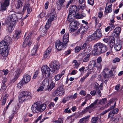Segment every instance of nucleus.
<instances>
[{
    "label": "nucleus",
    "mask_w": 123,
    "mask_h": 123,
    "mask_svg": "<svg viewBox=\"0 0 123 123\" xmlns=\"http://www.w3.org/2000/svg\"><path fill=\"white\" fill-rule=\"evenodd\" d=\"M11 42V38L9 36L7 35L4 38V40L0 43V53L3 56H6L8 55V49Z\"/></svg>",
    "instance_id": "1"
},
{
    "label": "nucleus",
    "mask_w": 123,
    "mask_h": 123,
    "mask_svg": "<svg viewBox=\"0 0 123 123\" xmlns=\"http://www.w3.org/2000/svg\"><path fill=\"white\" fill-rule=\"evenodd\" d=\"M77 7L75 5L71 6L69 9V14L67 18L68 20L70 22L72 20V19L75 18L79 19L82 18L86 16V14L84 13L80 14L78 13H76L77 10Z\"/></svg>",
    "instance_id": "2"
},
{
    "label": "nucleus",
    "mask_w": 123,
    "mask_h": 123,
    "mask_svg": "<svg viewBox=\"0 0 123 123\" xmlns=\"http://www.w3.org/2000/svg\"><path fill=\"white\" fill-rule=\"evenodd\" d=\"M94 51L96 54L99 55L106 52L107 49L106 46L101 43H98L94 45Z\"/></svg>",
    "instance_id": "3"
},
{
    "label": "nucleus",
    "mask_w": 123,
    "mask_h": 123,
    "mask_svg": "<svg viewBox=\"0 0 123 123\" xmlns=\"http://www.w3.org/2000/svg\"><path fill=\"white\" fill-rule=\"evenodd\" d=\"M46 105L45 104L40 105L38 103L34 104L31 107V110L33 113H37L38 111L42 112L46 108Z\"/></svg>",
    "instance_id": "4"
},
{
    "label": "nucleus",
    "mask_w": 123,
    "mask_h": 123,
    "mask_svg": "<svg viewBox=\"0 0 123 123\" xmlns=\"http://www.w3.org/2000/svg\"><path fill=\"white\" fill-rule=\"evenodd\" d=\"M30 92L26 91L21 92L19 96V101L23 102L31 98Z\"/></svg>",
    "instance_id": "5"
},
{
    "label": "nucleus",
    "mask_w": 123,
    "mask_h": 123,
    "mask_svg": "<svg viewBox=\"0 0 123 123\" xmlns=\"http://www.w3.org/2000/svg\"><path fill=\"white\" fill-rule=\"evenodd\" d=\"M95 32V33L88 37L89 40L91 41L92 40L96 39H99L102 37V35L100 29L97 30Z\"/></svg>",
    "instance_id": "6"
},
{
    "label": "nucleus",
    "mask_w": 123,
    "mask_h": 123,
    "mask_svg": "<svg viewBox=\"0 0 123 123\" xmlns=\"http://www.w3.org/2000/svg\"><path fill=\"white\" fill-rule=\"evenodd\" d=\"M49 67L52 69L51 72L55 74L57 73V70L59 68V65L58 62L56 60L52 61L49 64Z\"/></svg>",
    "instance_id": "7"
},
{
    "label": "nucleus",
    "mask_w": 123,
    "mask_h": 123,
    "mask_svg": "<svg viewBox=\"0 0 123 123\" xmlns=\"http://www.w3.org/2000/svg\"><path fill=\"white\" fill-rule=\"evenodd\" d=\"M64 42H61L59 40L56 41L55 43L56 48L58 50H60L64 49L66 47V44Z\"/></svg>",
    "instance_id": "8"
},
{
    "label": "nucleus",
    "mask_w": 123,
    "mask_h": 123,
    "mask_svg": "<svg viewBox=\"0 0 123 123\" xmlns=\"http://www.w3.org/2000/svg\"><path fill=\"white\" fill-rule=\"evenodd\" d=\"M47 16L49 17V18L48 19L47 22L49 24H50L51 22L54 20L55 17H56L55 9H52L50 13L48 14Z\"/></svg>",
    "instance_id": "9"
},
{
    "label": "nucleus",
    "mask_w": 123,
    "mask_h": 123,
    "mask_svg": "<svg viewBox=\"0 0 123 123\" xmlns=\"http://www.w3.org/2000/svg\"><path fill=\"white\" fill-rule=\"evenodd\" d=\"M1 0L3 1V2L1 3V5L0 11L3 12L6 9V8L9 5L10 0Z\"/></svg>",
    "instance_id": "10"
},
{
    "label": "nucleus",
    "mask_w": 123,
    "mask_h": 123,
    "mask_svg": "<svg viewBox=\"0 0 123 123\" xmlns=\"http://www.w3.org/2000/svg\"><path fill=\"white\" fill-rule=\"evenodd\" d=\"M41 70L43 74H46L47 77L49 76L50 74V69L46 65H44L42 67Z\"/></svg>",
    "instance_id": "11"
},
{
    "label": "nucleus",
    "mask_w": 123,
    "mask_h": 123,
    "mask_svg": "<svg viewBox=\"0 0 123 123\" xmlns=\"http://www.w3.org/2000/svg\"><path fill=\"white\" fill-rule=\"evenodd\" d=\"M16 17V14H13L9 15L7 18L9 22H12L14 23V25L15 24L16 21L17 20Z\"/></svg>",
    "instance_id": "12"
},
{
    "label": "nucleus",
    "mask_w": 123,
    "mask_h": 123,
    "mask_svg": "<svg viewBox=\"0 0 123 123\" xmlns=\"http://www.w3.org/2000/svg\"><path fill=\"white\" fill-rule=\"evenodd\" d=\"M98 99H96L95 101L94 102L92 103L91 104V105L87 107L86 108V109L87 111H89V112L90 113H91L90 111H92V108H94L96 106V105L98 104Z\"/></svg>",
    "instance_id": "13"
},
{
    "label": "nucleus",
    "mask_w": 123,
    "mask_h": 123,
    "mask_svg": "<svg viewBox=\"0 0 123 123\" xmlns=\"http://www.w3.org/2000/svg\"><path fill=\"white\" fill-rule=\"evenodd\" d=\"M102 61L101 57H99L97 59V63L95 62V67L97 68V69L100 71L102 68V65L101 62Z\"/></svg>",
    "instance_id": "14"
},
{
    "label": "nucleus",
    "mask_w": 123,
    "mask_h": 123,
    "mask_svg": "<svg viewBox=\"0 0 123 123\" xmlns=\"http://www.w3.org/2000/svg\"><path fill=\"white\" fill-rule=\"evenodd\" d=\"M112 4L109 2L106 3L105 10V12L106 13H109L112 12Z\"/></svg>",
    "instance_id": "15"
},
{
    "label": "nucleus",
    "mask_w": 123,
    "mask_h": 123,
    "mask_svg": "<svg viewBox=\"0 0 123 123\" xmlns=\"http://www.w3.org/2000/svg\"><path fill=\"white\" fill-rule=\"evenodd\" d=\"M64 89L62 86H60L56 90L55 94L56 96H60L64 93Z\"/></svg>",
    "instance_id": "16"
},
{
    "label": "nucleus",
    "mask_w": 123,
    "mask_h": 123,
    "mask_svg": "<svg viewBox=\"0 0 123 123\" xmlns=\"http://www.w3.org/2000/svg\"><path fill=\"white\" fill-rule=\"evenodd\" d=\"M31 79V76L28 74H26L25 75L22 80V81L24 83L26 84L29 82Z\"/></svg>",
    "instance_id": "17"
},
{
    "label": "nucleus",
    "mask_w": 123,
    "mask_h": 123,
    "mask_svg": "<svg viewBox=\"0 0 123 123\" xmlns=\"http://www.w3.org/2000/svg\"><path fill=\"white\" fill-rule=\"evenodd\" d=\"M22 72V70L19 68H18L15 72V76L14 78V81H15L19 77Z\"/></svg>",
    "instance_id": "18"
},
{
    "label": "nucleus",
    "mask_w": 123,
    "mask_h": 123,
    "mask_svg": "<svg viewBox=\"0 0 123 123\" xmlns=\"http://www.w3.org/2000/svg\"><path fill=\"white\" fill-rule=\"evenodd\" d=\"M27 10V13L28 14L30 12L31 10V7L30 5L29 4H27L25 5L23 7L22 12H24L25 11Z\"/></svg>",
    "instance_id": "19"
},
{
    "label": "nucleus",
    "mask_w": 123,
    "mask_h": 123,
    "mask_svg": "<svg viewBox=\"0 0 123 123\" xmlns=\"http://www.w3.org/2000/svg\"><path fill=\"white\" fill-rule=\"evenodd\" d=\"M52 47H49L46 51L44 52V56L45 58H47L49 55L51 51Z\"/></svg>",
    "instance_id": "20"
},
{
    "label": "nucleus",
    "mask_w": 123,
    "mask_h": 123,
    "mask_svg": "<svg viewBox=\"0 0 123 123\" xmlns=\"http://www.w3.org/2000/svg\"><path fill=\"white\" fill-rule=\"evenodd\" d=\"M20 30H17L15 31V33L13 35V38L15 39H17L19 38L21 33Z\"/></svg>",
    "instance_id": "21"
},
{
    "label": "nucleus",
    "mask_w": 123,
    "mask_h": 123,
    "mask_svg": "<svg viewBox=\"0 0 123 123\" xmlns=\"http://www.w3.org/2000/svg\"><path fill=\"white\" fill-rule=\"evenodd\" d=\"M109 39L110 41L109 44L110 47L112 48L114 46L115 44L114 37L113 36H111L110 37Z\"/></svg>",
    "instance_id": "22"
},
{
    "label": "nucleus",
    "mask_w": 123,
    "mask_h": 123,
    "mask_svg": "<svg viewBox=\"0 0 123 123\" xmlns=\"http://www.w3.org/2000/svg\"><path fill=\"white\" fill-rule=\"evenodd\" d=\"M73 19L70 22H71L70 24V26L75 28H78L77 26L79 25V23L76 21H73Z\"/></svg>",
    "instance_id": "23"
},
{
    "label": "nucleus",
    "mask_w": 123,
    "mask_h": 123,
    "mask_svg": "<svg viewBox=\"0 0 123 123\" xmlns=\"http://www.w3.org/2000/svg\"><path fill=\"white\" fill-rule=\"evenodd\" d=\"M69 37L68 33H66L63 37V42H64L65 43H67L69 41Z\"/></svg>",
    "instance_id": "24"
},
{
    "label": "nucleus",
    "mask_w": 123,
    "mask_h": 123,
    "mask_svg": "<svg viewBox=\"0 0 123 123\" xmlns=\"http://www.w3.org/2000/svg\"><path fill=\"white\" fill-rule=\"evenodd\" d=\"M102 74L103 75V80L106 83L109 80V75L104 72H103Z\"/></svg>",
    "instance_id": "25"
},
{
    "label": "nucleus",
    "mask_w": 123,
    "mask_h": 123,
    "mask_svg": "<svg viewBox=\"0 0 123 123\" xmlns=\"http://www.w3.org/2000/svg\"><path fill=\"white\" fill-rule=\"evenodd\" d=\"M65 0H59L57 2V6L58 8L60 9L63 5Z\"/></svg>",
    "instance_id": "26"
},
{
    "label": "nucleus",
    "mask_w": 123,
    "mask_h": 123,
    "mask_svg": "<svg viewBox=\"0 0 123 123\" xmlns=\"http://www.w3.org/2000/svg\"><path fill=\"white\" fill-rule=\"evenodd\" d=\"M90 117V116H87L83 117L82 119H80L79 121L80 123H86L88 119V118Z\"/></svg>",
    "instance_id": "27"
},
{
    "label": "nucleus",
    "mask_w": 123,
    "mask_h": 123,
    "mask_svg": "<svg viewBox=\"0 0 123 123\" xmlns=\"http://www.w3.org/2000/svg\"><path fill=\"white\" fill-rule=\"evenodd\" d=\"M15 24L12 22H10V25L8 27V30L9 32H11L13 30Z\"/></svg>",
    "instance_id": "28"
},
{
    "label": "nucleus",
    "mask_w": 123,
    "mask_h": 123,
    "mask_svg": "<svg viewBox=\"0 0 123 123\" xmlns=\"http://www.w3.org/2000/svg\"><path fill=\"white\" fill-rule=\"evenodd\" d=\"M95 66V61L92 60L90 62L88 65V68H89L92 69Z\"/></svg>",
    "instance_id": "29"
},
{
    "label": "nucleus",
    "mask_w": 123,
    "mask_h": 123,
    "mask_svg": "<svg viewBox=\"0 0 123 123\" xmlns=\"http://www.w3.org/2000/svg\"><path fill=\"white\" fill-rule=\"evenodd\" d=\"M121 32V28L120 27H117L114 29L113 32L118 35L120 34Z\"/></svg>",
    "instance_id": "30"
},
{
    "label": "nucleus",
    "mask_w": 123,
    "mask_h": 123,
    "mask_svg": "<svg viewBox=\"0 0 123 123\" xmlns=\"http://www.w3.org/2000/svg\"><path fill=\"white\" fill-rule=\"evenodd\" d=\"M8 96V94H5V95L3 97V98H1V99H2V102L1 104L2 105H5Z\"/></svg>",
    "instance_id": "31"
},
{
    "label": "nucleus",
    "mask_w": 123,
    "mask_h": 123,
    "mask_svg": "<svg viewBox=\"0 0 123 123\" xmlns=\"http://www.w3.org/2000/svg\"><path fill=\"white\" fill-rule=\"evenodd\" d=\"M100 118L99 117H93L92 118L91 123H97L98 119Z\"/></svg>",
    "instance_id": "32"
},
{
    "label": "nucleus",
    "mask_w": 123,
    "mask_h": 123,
    "mask_svg": "<svg viewBox=\"0 0 123 123\" xmlns=\"http://www.w3.org/2000/svg\"><path fill=\"white\" fill-rule=\"evenodd\" d=\"M31 42L29 43V40H28V41H26L25 40L23 43V47L24 48H25L28 46L29 47L31 46Z\"/></svg>",
    "instance_id": "33"
},
{
    "label": "nucleus",
    "mask_w": 123,
    "mask_h": 123,
    "mask_svg": "<svg viewBox=\"0 0 123 123\" xmlns=\"http://www.w3.org/2000/svg\"><path fill=\"white\" fill-rule=\"evenodd\" d=\"M55 84L53 82H52L50 84L49 87L47 89L48 91L50 92L55 86Z\"/></svg>",
    "instance_id": "34"
},
{
    "label": "nucleus",
    "mask_w": 123,
    "mask_h": 123,
    "mask_svg": "<svg viewBox=\"0 0 123 123\" xmlns=\"http://www.w3.org/2000/svg\"><path fill=\"white\" fill-rule=\"evenodd\" d=\"M114 48L117 51H119L121 48V45L120 44L117 43L115 45Z\"/></svg>",
    "instance_id": "35"
},
{
    "label": "nucleus",
    "mask_w": 123,
    "mask_h": 123,
    "mask_svg": "<svg viewBox=\"0 0 123 123\" xmlns=\"http://www.w3.org/2000/svg\"><path fill=\"white\" fill-rule=\"evenodd\" d=\"M38 48L37 45L34 46L31 52L32 53L31 55H34L36 53V51Z\"/></svg>",
    "instance_id": "36"
},
{
    "label": "nucleus",
    "mask_w": 123,
    "mask_h": 123,
    "mask_svg": "<svg viewBox=\"0 0 123 123\" xmlns=\"http://www.w3.org/2000/svg\"><path fill=\"white\" fill-rule=\"evenodd\" d=\"M22 6V3L20 0H18L17 3L16 4V6L17 8L19 9Z\"/></svg>",
    "instance_id": "37"
},
{
    "label": "nucleus",
    "mask_w": 123,
    "mask_h": 123,
    "mask_svg": "<svg viewBox=\"0 0 123 123\" xmlns=\"http://www.w3.org/2000/svg\"><path fill=\"white\" fill-rule=\"evenodd\" d=\"M106 99L105 98L102 99L99 101L98 103V104L101 105L104 104L107 102Z\"/></svg>",
    "instance_id": "38"
},
{
    "label": "nucleus",
    "mask_w": 123,
    "mask_h": 123,
    "mask_svg": "<svg viewBox=\"0 0 123 123\" xmlns=\"http://www.w3.org/2000/svg\"><path fill=\"white\" fill-rule=\"evenodd\" d=\"M42 118V115H41L38 117L35 120V122L36 123H37L38 121L40 120V123H41L43 122L44 121V120L46 119L45 118H44L43 119H41Z\"/></svg>",
    "instance_id": "39"
},
{
    "label": "nucleus",
    "mask_w": 123,
    "mask_h": 123,
    "mask_svg": "<svg viewBox=\"0 0 123 123\" xmlns=\"http://www.w3.org/2000/svg\"><path fill=\"white\" fill-rule=\"evenodd\" d=\"M73 63H74V68L76 69L78 68V67L80 65V63L79 62H77L76 60H74L73 61Z\"/></svg>",
    "instance_id": "40"
},
{
    "label": "nucleus",
    "mask_w": 123,
    "mask_h": 123,
    "mask_svg": "<svg viewBox=\"0 0 123 123\" xmlns=\"http://www.w3.org/2000/svg\"><path fill=\"white\" fill-rule=\"evenodd\" d=\"M42 85L44 87H48L49 85L48 82L46 80H44L42 82Z\"/></svg>",
    "instance_id": "41"
},
{
    "label": "nucleus",
    "mask_w": 123,
    "mask_h": 123,
    "mask_svg": "<svg viewBox=\"0 0 123 123\" xmlns=\"http://www.w3.org/2000/svg\"><path fill=\"white\" fill-rule=\"evenodd\" d=\"M92 84L93 85L94 87L96 88V89H99L98 86L99 85L97 82H93L92 83Z\"/></svg>",
    "instance_id": "42"
},
{
    "label": "nucleus",
    "mask_w": 123,
    "mask_h": 123,
    "mask_svg": "<svg viewBox=\"0 0 123 123\" xmlns=\"http://www.w3.org/2000/svg\"><path fill=\"white\" fill-rule=\"evenodd\" d=\"M25 84V83H24L23 82V81H22V80L21 81L19 82L17 84V87L19 88H20L21 87H22L24 84Z\"/></svg>",
    "instance_id": "43"
},
{
    "label": "nucleus",
    "mask_w": 123,
    "mask_h": 123,
    "mask_svg": "<svg viewBox=\"0 0 123 123\" xmlns=\"http://www.w3.org/2000/svg\"><path fill=\"white\" fill-rule=\"evenodd\" d=\"M89 41H90L87 38V40L85 42V43H84L82 46L81 47V49H84L86 46L88 44L89 42Z\"/></svg>",
    "instance_id": "44"
},
{
    "label": "nucleus",
    "mask_w": 123,
    "mask_h": 123,
    "mask_svg": "<svg viewBox=\"0 0 123 123\" xmlns=\"http://www.w3.org/2000/svg\"><path fill=\"white\" fill-rule=\"evenodd\" d=\"M32 35V33H29L28 35V36L25 39V40L26 41H28L29 40V43L31 42H30V37H31Z\"/></svg>",
    "instance_id": "45"
},
{
    "label": "nucleus",
    "mask_w": 123,
    "mask_h": 123,
    "mask_svg": "<svg viewBox=\"0 0 123 123\" xmlns=\"http://www.w3.org/2000/svg\"><path fill=\"white\" fill-rule=\"evenodd\" d=\"M78 28H75L71 26H69V30L70 31L73 32L75 31L76 30H77Z\"/></svg>",
    "instance_id": "46"
},
{
    "label": "nucleus",
    "mask_w": 123,
    "mask_h": 123,
    "mask_svg": "<svg viewBox=\"0 0 123 123\" xmlns=\"http://www.w3.org/2000/svg\"><path fill=\"white\" fill-rule=\"evenodd\" d=\"M23 12H20L19 14H16V17L17 18V19H20L22 18V13Z\"/></svg>",
    "instance_id": "47"
},
{
    "label": "nucleus",
    "mask_w": 123,
    "mask_h": 123,
    "mask_svg": "<svg viewBox=\"0 0 123 123\" xmlns=\"http://www.w3.org/2000/svg\"><path fill=\"white\" fill-rule=\"evenodd\" d=\"M61 77V76L60 74H57L55 76L54 79L56 81H58L60 79Z\"/></svg>",
    "instance_id": "48"
},
{
    "label": "nucleus",
    "mask_w": 123,
    "mask_h": 123,
    "mask_svg": "<svg viewBox=\"0 0 123 123\" xmlns=\"http://www.w3.org/2000/svg\"><path fill=\"white\" fill-rule=\"evenodd\" d=\"M38 71H36L34 73V74H33L32 79H35L37 77V76L38 75Z\"/></svg>",
    "instance_id": "49"
},
{
    "label": "nucleus",
    "mask_w": 123,
    "mask_h": 123,
    "mask_svg": "<svg viewBox=\"0 0 123 123\" xmlns=\"http://www.w3.org/2000/svg\"><path fill=\"white\" fill-rule=\"evenodd\" d=\"M70 99L68 97V96L63 98L62 102L64 103H65L67 101H68Z\"/></svg>",
    "instance_id": "50"
},
{
    "label": "nucleus",
    "mask_w": 123,
    "mask_h": 123,
    "mask_svg": "<svg viewBox=\"0 0 123 123\" xmlns=\"http://www.w3.org/2000/svg\"><path fill=\"white\" fill-rule=\"evenodd\" d=\"M80 4L78 5V7H77V9L79 11V10L81 9H84V6H82V4Z\"/></svg>",
    "instance_id": "51"
},
{
    "label": "nucleus",
    "mask_w": 123,
    "mask_h": 123,
    "mask_svg": "<svg viewBox=\"0 0 123 123\" xmlns=\"http://www.w3.org/2000/svg\"><path fill=\"white\" fill-rule=\"evenodd\" d=\"M6 88V86L5 84H3L0 89L1 91L2 92L4 91Z\"/></svg>",
    "instance_id": "52"
},
{
    "label": "nucleus",
    "mask_w": 123,
    "mask_h": 123,
    "mask_svg": "<svg viewBox=\"0 0 123 123\" xmlns=\"http://www.w3.org/2000/svg\"><path fill=\"white\" fill-rule=\"evenodd\" d=\"M96 92H97V95L98 96L100 97L101 96V93L100 90H99V88L98 89H96Z\"/></svg>",
    "instance_id": "53"
},
{
    "label": "nucleus",
    "mask_w": 123,
    "mask_h": 123,
    "mask_svg": "<svg viewBox=\"0 0 123 123\" xmlns=\"http://www.w3.org/2000/svg\"><path fill=\"white\" fill-rule=\"evenodd\" d=\"M85 97L86 98V99L87 100L91 99L92 98V96L89 94H87Z\"/></svg>",
    "instance_id": "54"
},
{
    "label": "nucleus",
    "mask_w": 123,
    "mask_h": 123,
    "mask_svg": "<svg viewBox=\"0 0 123 123\" xmlns=\"http://www.w3.org/2000/svg\"><path fill=\"white\" fill-rule=\"evenodd\" d=\"M87 3L89 4L92 6L94 3V0H87Z\"/></svg>",
    "instance_id": "55"
},
{
    "label": "nucleus",
    "mask_w": 123,
    "mask_h": 123,
    "mask_svg": "<svg viewBox=\"0 0 123 123\" xmlns=\"http://www.w3.org/2000/svg\"><path fill=\"white\" fill-rule=\"evenodd\" d=\"M77 94L76 93H75L74 95H71L72 99H75L76 98L77 96Z\"/></svg>",
    "instance_id": "56"
},
{
    "label": "nucleus",
    "mask_w": 123,
    "mask_h": 123,
    "mask_svg": "<svg viewBox=\"0 0 123 123\" xmlns=\"http://www.w3.org/2000/svg\"><path fill=\"white\" fill-rule=\"evenodd\" d=\"M114 114H113L112 111L110 112L108 115V118H112Z\"/></svg>",
    "instance_id": "57"
},
{
    "label": "nucleus",
    "mask_w": 123,
    "mask_h": 123,
    "mask_svg": "<svg viewBox=\"0 0 123 123\" xmlns=\"http://www.w3.org/2000/svg\"><path fill=\"white\" fill-rule=\"evenodd\" d=\"M81 48L79 46H77L75 48V52L77 53L79 52L81 49Z\"/></svg>",
    "instance_id": "58"
},
{
    "label": "nucleus",
    "mask_w": 123,
    "mask_h": 123,
    "mask_svg": "<svg viewBox=\"0 0 123 123\" xmlns=\"http://www.w3.org/2000/svg\"><path fill=\"white\" fill-rule=\"evenodd\" d=\"M89 57L88 55L85 57L83 59V61L85 62H87L89 60Z\"/></svg>",
    "instance_id": "59"
},
{
    "label": "nucleus",
    "mask_w": 123,
    "mask_h": 123,
    "mask_svg": "<svg viewBox=\"0 0 123 123\" xmlns=\"http://www.w3.org/2000/svg\"><path fill=\"white\" fill-rule=\"evenodd\" d=\"M109 27H110V31L112 30L115 27V25L113 24H109Z\"/></svg>",
    "instance_id": "60"
},
{
    "label": "nucleus",
    "mask_w": 123,
    "mask_h": 123,
    "mask_svg": "<svg viewBox=\"0 0 123 123\" xmlns=\"http://www.w3.org/2000/svg\"><path fill=\"white\" fill-rule=\"evenodd\" d=\"M77 73V71L76 70H72V72L70 73L71 75H74Z\"/></svg>",
    "instance_id": "61"
},
{
    "label": "nucleus",
    "mask_w": 123,
    "mask_h": 123,
    "mask_svg": "<svg viewBox=\"0 0 123 123\" xmlns=\"http://www.w3.org/2000/svg\"><path fill=\"white\" fill-rule=\"evenodd\" d=\"M44 87L43 86H40L38 89L37 90V92H39V91H43V90Z\"/></svg>",
    "instance_id": "62"
},
{
    "label": "nucleus",
    "mask_w": 123,
    "mask_h": 123,
    "mask_svg": "<svg viewBox=\"0 0 123 123\" xmlns=\"http://www.w3.org/2000/svg\"><path fill=\"white\" fill-rule=\"evenodd\" d=\"M120 61V59L118 58H116L113 60V62L114 63H116V62H119Z\"/></svg>",
    "instance_id": "63"
},
{
    "label": "nucleus",
    "mask_w": 123,
    "mask_h": 123,
    "mask_svg": "<svg viewBox=\"0 0 123 123\" xmlns=\"http://www.w3.org/2000/svg\"><path fill=\"white\" fill-rule=\"evenodd\" d=\"M63 121L61 118H59L57 121H55L54 123H63Z\"/></svg>",
    "instance_id": "64"
}]
</instances>
